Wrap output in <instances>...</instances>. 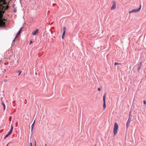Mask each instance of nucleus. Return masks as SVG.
<instances>
[{"label": "nucleus", "instance_id": "obj_1", "mask_svg": "<svg viewBox=\"0 0 146 146\" xmlns=\"http://www.w3.org/2000/svg\"><path fill=\"white\" fill-rule=\"evenodd\" d=\"M141 7V5H140V7L139 8L137 9H133L131 10V11H129V13H138L139 12Z\"/></svg>", "mask_w": 146, "mask_h": 146}, {"label": "nucleus", "instance_id": "obj_2", "mask_svg": "<svg viewBox=\"0 0 146 146\" xmlns=\"http://www.w3.org/2000/svg\"><path fill=\"white\" fill-rule=\"evenodd\" d=\"M118 128V126L117 124V123H115L114 124V129L113 131L114 135L116 134L117 133Z\"/></svg>", "mask_w": 146, "mask_h": 146}, {"label": "nucleus", "instance_id": "obj_3", "mask_svg": "<svg viewBox=\"0 0 146 146\" xmlns=\"http://www.w3.org/2000/svg\"><path fill=\"white\" fill-rule=\"evenodd\" d=\"M131 119H132V118L129 117V118H128V119L127 122V123H126V128L127 129H128V128L129 126V124L130 123V121H131Z\"/></svg>", "mask_w": 146, "mask_h": 146}, {"label": "nucleus", "instance_id": "obj_4", "mask_svg": "<svg viewBox=\"0 0 146 146\" xmlns=\"http://www.w3.org/2000/svg\"><path fill=\"white\" fill-rule=\"evenodd\" d=\"M13 129V125H11V129L10 131L8 132L7 134L5 135V137H4V138H5L7 137L9 135H10L12 132Z\"/></svg>", "mask_w": 146, "mask_h": 146}, {"label": "nucleus", "instance_id": "obj_5", "mask_svg": "<svg viewBox=\"0 0 146 146\" xmlns=\"http://www.w3.org/2000/svg\"><path fill=\"white\" fill-rule=\"evenodd\" d=\"M113 5L112 6L111 8V9L112 10L115 9L116 8V3L115 1H112Z\"/></svg>", "mask_w": 146, "mask_h": 146}, {"label": "nucleus", "instance_id": "obj_6", "mask_svg": "<svg viewBox=\"0 0 146 146\" xmlns=\"http://www.w3.org/2000/svg\"><path fill=\"white\" fill-rule=\"evenodd\" d=\"M38 29H36L35 31H33L32 34L33 35H36L38 33Z\"/></svg>", "mask_w": 146, "mask_h": 146}, {"label": "nucleus", "instance_id": "obj_7", "mask_svg": "<svg viewBox=\"0 0 146 146\" xmlns=\"http://www.w3.org/2000/svg\"><path fill=\"white\" fill-rule=\"evenodd\" d=\"M142 62H141L138 65V66H137V69L138 70H139L141 66H142Z\"/></svg>", "mask_w": 146, "mask_h": 146}, {"label": "nucleus", "instance_id": "obj_8", "mask_svg": "<svg viewBox=\"0 0 146 146\" xmlns=\"http://www.w3.org/2000/svg\"><path fill=\"white\" fill-rule=\"evenodd\" d=\"M22 29V28H21V29H20V30L17 33V35L15 36V38H16L18 36V35H20V34H21Z\"/></svg>", "mask_w": 146, "mask_h": 146}, {"label": "nucleus", "instance_id": "obj_9", "mask_svg": "<svg viewBox=\"0 0 146 146\" xmlns=\"http://www.w3.org/2000/svg\"><path fill=\"white\" fill-rule=\"evenodd\" d=\"M107 95V94L105 93L104 94L103 97V101H106V98Z\"/></svg>", "mask_w": 146, "mask_h": 146}, {"label": "nucleus", "instance_id": "obj_10", "mask_svg": "<svg viewBox=\"0 0 146 146\" xmlns=\"http://www.w3.org/2000/svg\"><path fill=\"white\" fill-rule=\"evenodd\" d=\"M104 103L103 105V109H105L106 107V101H103Z\"/></svg>", "mask_w": 146, "mask_h": 146}, {"label": "nucleus", "instance_id": "obj_11", "mask_svg": "<svg viewBox=\"0 0 146 146\" xmlns=\"http://www.w3.org/2000/svg\"><path fill=\"white\" fill-rule=\"evenodd\" d=\"M63 34H65V32H66V28L65 27H63Z\"/></svg>", "mask_w": 146, "mask_h": 146}, {"label": "nucleus", "instance_id": "obj_12", "mask_svg": "<svg viewBox=\"0 0 146 146\" xmlns=\"http://www.w3.org/2000/svg\"><path fill=\"white\" fill-rule=\"evenodd\" d=\"M35 123V121H34L33 123V124L31 125V130L32 131L33 130V127H34Z\"/></svg>", "mask_w": 146, "mask_h": 146}, {"label": "nucleus", "instance_id": "obj_13", "mask_svg": "<svg viewBox=\"0 0 146 146\" xmlns=\"http://www.w3.org/2000/svg\"><path fill=\"white\" fill-rule=\"evenodd\" d=\"M3 1V4L4 5H8V4H9V3H7V2L6 1Z\"/></svg>", "mask_w": 146, "mask_h": 146}, {"label": "nucleus", "instance_id": "obj_14", "mask_svg": "<svg viewBox=\"0 0 146 146\" xmlns=\"http://www.w3.org/2000/svg\"><path fill=\"white\" fill-rule=\"evenodd\" d=\"M2 105H3V106L4 110H5V104L3 103H2Z\"/></svg>", "mask_w": 146, "mask_h": 146}, {"label": "nucleus", "instance_id": "obj_15", "mask_svg": "<svg viewBox=\"0 0 146 146\" xmlns=\"http://www.w3.org/2000/svg\"><path fill=\"white\" fill-rule=\"evenodd\" d=\"M129 117L132 118V115L131 114V112L130 111L129 113Z\"/></svg>", "mask_w": 146, "mask_h": 146}, {"label": "nucleus", "instance_id": "obj_16", "mask_svg": "<svg viewBox=\"0 0 146 146\" xmlns=\"http://www.w3.org/2000/svg\"><path fill=\"white\" fill-rule=\"evenodd\" d=\"M65 34H63V33L62 34V38L63 39L64 38V37L65 36Z\"/></svg>", "mask_w": 146, "mask_h": 146}, {"label": "nucleus", "instance_id": "obj_17", "mask_svg": "<svg viewBox=\"0 0 146 146\" xmlns=\"http://www.w3.org/2000/svg\"><path fill=\"white\" fill-rule=\"evenodd\" d=\"M120 64L119 63H118L117 62H115L114 63V65H118V64Z\"/></svg>", "mask_w": 146, "mask_h": 146}, {"label": "nucleus", "instance_id": "obj_18", "mask_svg": "<svg viewBox=\"0 0 146 146\" xmlns=\"http://www.w3.org/2000/svg\"><path fill=\"white\" fill-rule=\"evenodd\" d=\"M143 103L144 104L146 105V101L145 100L143 101Z\"/></svg>", "mask_w": 146, "mask_h": 146}, {"label": "nucleus", "instance_id": "obj_19", "mask_svg": "<svg viewBox=\"0 0 146 146\" xmlns=\"http://www.w3.org/2000/svg\"><path fill=\"white\" fill-rule=\"evenodd\" d=\"M7 6H6V9H8L9 7L8 6V5H7Z\"/></svg>", "mask_w": 146, "mask_h": 146}, {"label": "nucleus", "instance_id": "obj_20", "mask_svg": "<svg viewBox=\"0 0 146 146\" xmlns=\"http://www.w3.org/2000/svg\"><path fill=\"white\" fill-rule=\"evenodd\" d=\"M98 90L99 91H100L101 90V89H100V88H99L98 89Z\"/></svg>", "mask_w": 146, "mask_h": 146}, {"label": "nucleus", "instance_id": "obj_21", "mask_svg": "<svg viewBox=\"0 0 146 146\" xmlns=\"http://www.w3.org/2000/svg\"><path fill=\"white\" fill-rule=\"evenodd\" d=\"M33 43V42L32 40H31L30 42V43H29V44H31V43Z\"/></svg>", "mask_w": 146, "mask_h": 146}, {"label": "nucleus", "instance_id": "obj_22", "mask_svg": "<svg viewBox=\"0 0 146 146\" xmlns=\"http://www.w3.org/2000/svg\"><path fill=\"white\" fill-rule=\"evenodd\" d=\"M18 72L19 73V76L20 75V74L21 73V71H19Z\"/></svg>", "mask_w": 146, "mask_h": 146}, {"label": "nucleus", "instance_id": "obj_23", "mask_svg": "<svg viewBox=\"0 0 146 146\" xmlns=\"http://www.w3.org/2000/svg\"><path fill=\"white\" fill-rule=\"evenodd\" d=\"M36 141H35V146H36Z\"/></svg>", "mask_w": 146, "mask_h": 146}, {"label": "nucleus", "instance_id": "obj_24", "mask_svg": "<svg viewBox=\"0 0 146 146\" xmlns=\"http://www.w3.org/2000/svg\"><path fill=\"white\" fill-rule=\"evenodd\" d=\"M30 146H32V143H30Z\"/></svg>", "mask_w": 146, "mask_h": 146}, {"label": "nucleus", "instance_id": "obj_25", "mask_svg": "<svg viewBox=\"0 0 146 146\" xmlns=\"http://www.w3.org/2000/svg\"><path fill=\"white\" fill-rule=\"evenodd\" d=\"M11 117L10 116V117H9V118H10V120H11Z\"/></svg>", "mask_w": 146, "mask_h": 146}, {"label": "nucleus", "instance_id": "obj_26", "mask_svg": "<svg viewBox=\"0 0 146 146\" xmlns=\"http://www.w3.org/2000/svg\"><path fill=\"white\" fill-rule=\"evenodd\" d=\"M15 39H16V38H15H15L14 39V40H13V42H14V41H15Z\"/></svg>", "mask_w": 146, "mask_h": 146}, {"label": "nucleus", "instance_id": "obj_27", "mask_svg": "<svg viewBox=\"0 0 146 146\" xmlns=\"http://www.w3.org/2000/svg\"><path fill=\"white\" fill-rule=\"evenodd\" d=\"M45 146H47V145L46 144H45Z\"/></svg>", "mask_w": 146, "mask_h": 146}, {"label": "nucleus", "instance_id": "obj_28", "mask_svg": "<svg viewBox=\"0 0 146 146\" xmlns=\"http://www.w3.org/2000/svg\"><path fill=\"white\" fill-rule=\"evenodd\" d=\"M8 145V144H7L6 146H7Z\"/></svg>", "mask_w": 146, "mask_h": 146}, {"label": "nucleus", "instance_id": "obj_29", "mask_svg": "<svg viewBox=\"0 0 146 146\" xmlns=\"http://www.w3.org/2000/svg\"><path fill=\"white\" fill-rule=\"evenodd\" d=\"M6 81H7V80H5V82Z\"/></svg>", "mask_w": 146, "mask_h": 146}, {"label": "nucleus", "instance_id": "obj_30", "mask_svg": "<svg viewBox=\"0 0 146 146\" xmlns=\"http://www.w3.org/2000/svg\"><path fill=\"white\" fill-rule=\"evenodd\" d=\"M96 144H95V145L94 146H96Z\"/></svg>", "mask_w": 146, "mask_h": 146}]
</instances>
